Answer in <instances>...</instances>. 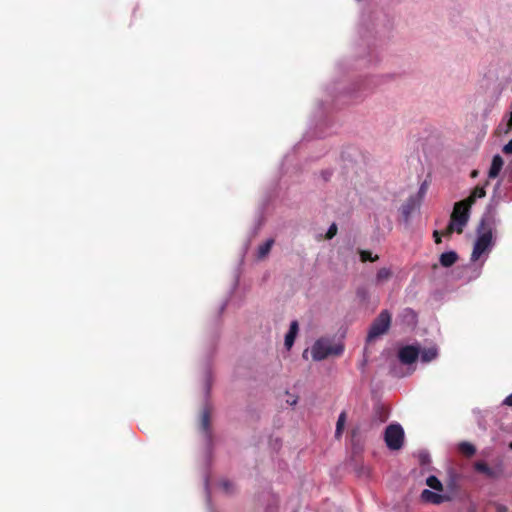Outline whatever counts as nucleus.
I'll return each mask as SVG.
<instances>
[{"mask_svg":"<svg viewBox=\"0 0 512 512\" xmlns=\"http://www.w3.org/2000/svg\"><path fill=\"white\" fill-rule=\"evenodd\" d=\"M500 222L496 209L488 206L476 228V238L470 256V263L465 267L468 281L480 277L482 268L495 246L493 234Z\"/></svg>","mask_w":512,"mask_h":512,"instance_id":"obj_1","label":"nucleus"},{"mask_svg":"<svg viewBox=\"0 0 512 512\" xmlns=\"http://www.w3.org/2000/svg\"><path fill=\"white\" fill-rule=\"evenodd\" d=\"M471 215V207L468 203L458 201L454 204L453 211L450 216L449 224L442 235L449 236L456 232L461 234L468 224Z\"/></svg>","mask_w":512,"mask_h":512,"instance_id":"obj_2","label":"nucleus"},{"mask_svg":"<svg viewBox=\"0 0 512 512\" xmlns=\"http://www.w3.org/2000/svg\"><path fill=\"white\" fill-rule=\"evenodd\" d=\"M343 346L340 344H333L329 338H320L315 341L311 347V355L313 360L321 361L330 355H340L343 353Z\"/></svg>","mask_w":512,"mask_h":512,"instance_id":"obj_3","label":"nucleus"},{"mask_svg":"<svg viewBox=\"0 0 512 512\" xmlns=\"http://www.w3.org/2000/svg\"><path fill=\"white\" fill-rule=\"evenodd\" d=\"M428 186V181H423L418 189V192L415 195H411L402 205L401 214L405 222H408L411 215L420 208L421 203L428 191Z\"/></svg>","mask_w":512,"mask_h":512,"instance_id":"obj_4","label":"nucleus"},{"mask_svg":"<svg viewBox=\"0 0 512 512\" xmlns=\"http://www.w3.org/2000/svg\"><path fill=\"white\" fill-rule=\"evenodd\" d=\"M391 324V315L387 310H383L370 326L367 341L371 342L379 336L386 333Z\"/></svg>","mask_w":512,"mask_h":512,"instance_id":"obj_5","label":"nucleus"},{"mask_svg":"<svg viewBox=\"0 0 512 512\" xmlns=\"http://www.w3.org/2000/svg\"><path fill=\"white\" fill-rule=\"evenodd\" d=\"M384 439L388 448L398 450L403 445L404 430L399 424H391L385 429Z\"/></svg>","mask_w":512,"mask_h":512,"instance_id":"obj_6","label":"nucleus"},{"mask_svg":"<svg viewBox=\"0 0 512 512\" xmlns=\"http://www.w3.org/2000/svg\"><path fill=\"white\" fill-rule=\"evenodd\" d=\"M420 497L423 502L436 505L450 501L451 499L448 494L439 493V491H432L430 489H424Z\"/></svg>","mask_w":512,"mask_h":512,"instance_id":"obj_7","label":"nucleus"},{"mask_svg":"<svg viewBox=\"0 0 512 512\" xmlns=\"http://www.w3.org/2000/svg\"><path fill=\"white\" fill-rule=\"evenodd\" d=\"M419 354V347L414 345H407L400 348L398 352V357L403 364H412L419 357Z\"/></svg>","mask_w":512,"mask_h":512,"instance_id":"obj_8","label":"nucleus"},{"mask_svg":"<svg viewBox=\"0 0 512 512\" xmlns=\"http://www.w3.org/2000/svg\"><path fill=\"white\" fill-rule=\"evenodd\" d=\"M298 331H299L298 322L296 320H293L290 323L289 330H288V332L285 335L284 345H285L287 350H290L292 348V346L294 344V341H295V338H296V336L298 334Z\"/></svg>","mask_w":512,"mask_h":512,"instance_id":"obj_9","label":"nucleus"},{"mask_svg":"<svg viewBox=\"0 0 512 512\" xmlns=\"http://www.w3.org/2000/svg\"><path fill=\"white\" fill-rule=\"evenodd\" d=\"M393 272L389 267L380 268L374 278V284L381 286L392 278Z\"/></svg>","mask_w":512,"mask_h":512,"instance_id":"obj_10","label":"nucleus"},{"mask_svg":"<svg viewBox=\"0 0 512 512\" xmlns=\"http://www.w3.org/2000/svg\"><path fill=\"white\" fill-rule=\"evenodd\" d=\"M503 164H504V161H503L502 157L498 154L494 155L492 158L489 172H488V177L490 179L496 178L499 175V173L503 167Z\"/></svg>","mask_w":512,"mask_h":512,"instance_id":"obj_11","label":"nucleus"},{"mask_svg":"<svg viewBox=\"0 0 512 512\" xmlns=\"http://www.w3.org/2000/svg\"><path fill=\"white\" fill-rule=\"evenodd\" d=\"M274 243H275V241L273 238H268L261 245H259V247L256 251V259L257 260L265 259L269 255Z\"/></svg>","mask_w":512,"mask_h":512,"instance_id":"obj_12","label":"nucleus"},{"mask_svg":"<svg viewBox=\"0 0 512 512\" xmlns=\"http://www.w3.org/2000/svg\"><path fill=\"white\" fill-rule=\"evenodd\" d=\"M458 260V254L455 251H446L439 257L441 266L448 268L454 265Z\"/></svg>","mask_w":512,"mask_h":512,"instance_id":"obj_13","label":"nucleus"},{"mask_svg":"<svg viewBox=\"0 0 512 512\" xmlns=\"http://www.w3.org/2000/svg\"><path fill=\"white\" fill-rule=\"evenodd\" d=\"M200 426L202 432L207 436V438H210V410L208 406H206L203 409L202 415H201V421Z\"/></svg>","mask_w":512,"mask_h":512,"instance_id":"obj_14","label":"nucleus"},{"mask_svg":"<svg viewBox=\"0 0 512 512\" xmlns=\"http://www.w3.org/2000/svg\"><path fill=\"white\" fill-rule=\"evenodd\" d=\"M437 355H438L437 348L432 346V347H429V348H426V349H423L422 351H420L419 357L423 363H429L432 360H434L437 357Z\"/></svg>","mask_w":512,"mask_h":512,"instance_id":"obj_15","label":"nucleus"},{"mask_svg":"<svg viewBox=\"0 0 512 512\" xmlns=\"http://www.w3.org/2000/svg\"><path fill=\"white\" fill-rule=\"evenodd\" d=\"M485 195H486V191L483 187H476L473 190V192L471 193V195L467 199L462 200V201L468 203L469 206L472 207V205L474 204L476 199L483 198V197H485Z\"/></svg>","mask_w":512,"mask_h":512,"instance_id":"obj_16","label":"nucleus"},{"mask_svg":"<svg viewBox=\"0 0 512 512\" xmlns=\"http://www.w3.org/2000/svg\"><path fill=\"white\" fill-rule=\"evenodd\" d=\"M475 469H476V471H478V472H480V473H483V474H485V475H486V476H488V477L493 478V477H495V476H496L495 471H494L492 468H490V467H489L486 463H484V462H481V461L476 462V463H475Z\"/></svg>","mask_w":512,"mask_h":512,"instance_id":"obj_17","label":"nucleus"},{"mask_svg":"<svg viewBox=\"0 0 512 512\" xmlns=\"http://www.w3.org/2000/svg\"><path fill=\"white\" fill-rule=\"evenodd\" d=\"M426 484L435 491H443V485L441 481L434 475H431L426 479Z\"/></svg>","mask_w":512,"mask_h":512,"instance_id":"obj_18","label":"nucleus"},{"mask_svg":"<svg viewBox=\"0 0 512 512\" xmlns=\"http://www.w3.org/2000/svg\"><path fill=\"white\" fill-rule=\"evenodd\" d=\"M345 422H346V413L345 412H341L339 417H338L337 423H336V430H335V437L336 438H340L341 437L342 431H343V428H344V425H345Z\"/></svg>","mask_w":512,"mask_h":512,"instance_id":"obj_19","label":"nucleus"},{"mask_svg":"<svg viewBox=\"0 0 512 512\" xmlns=\"http://www.w3.org/2000/svg\"><path fill=\"white\" fill-rule=\"evenodd\" d=\"M459 450L466 456H472L476 452L475 447L469 442H461L459 444Z\"/></svg>","mask_w":512,"mask_h":512,"instance_id":"obj_20","label":"nucleus"},{"mask_svg":"<svg viewBox=\"0 0 512 512\" xmlns=\"http://www.w3.org/2000/svg\"><path fill=\"white\" fill-rule=\"evenodd\" d=\"M360 259L363 262H366V261L374 262V261L378 260V255L373 256L371 252L366 251V250H361L360 251Z\"/></svg>","mask_w":512,"mask_h":512,"instance_id":"obj_21","label":"nucleus"},{"mask_svg":"<svg viewBox=\"0 0 512 512\" xmlns=\"http://www.w3.org/2000/svg\"><path fill=\"white\" fill-rule=\"evenodd\" d=\"M220 488L227 494L233 492V483L227 479H223L219 482Z\"/></svg>","mask_w":512,"mask_h":512,"instance_id":"obj_22","label":"nucleus"},{"mask_svg":"<svg viewBox=\"0 0 512 512\" xmlns=\"http://www.w3.org/2000/svg\"><path fill=\"white\" fill-rule=\"evenodd\" d=\"M357 296L362 300L366 301L369 298L368 290L365 287H360L357 289Z\"/></svg>","mask_w":512,"mask_h":512,"instance_id":"obj_23","label":"nucleus"},{"mask_svg":"<svg viewBox=\"0 0 512 512\" xmlns=\"http://www.w3.org/2000/svg\"><path fill=\"white\" fill-rule=\"evenodd\" d=\"M337 233V226L335 223H333L329 228H328V231H327V238L328 239H332Z\"/></svg>","mask_w":512,"mask_h":512,"instance_id":"obj_24","label":"nucleus"},{"mask_svg":"<svg viewBox=\"0 0 512 512\" xmlns=\"http://www.w3.org/2000/svg\"><path fill=\"white\" fill-rule=\"evenodd\" d=\"M502 151L505 153V154H512V139L503 146V149Z\"/></svg>","mask_w":512,"mask_h":512,"instance_id":"obj_25","label":"nucleus"},{"mask_svg":"<svg viewBox=\"0 0 512 512\" xmlns=\"http://www.w3.org/2000/svg\"><path fill=\"white\" fill-rule=\"evenodd\" d=\"M511 129H512V112L509 115L506 132H509Z\"/></svg>","mask_w":512,"mask_h":512,"instance_id":"obj_26","label":"nucleus"},{"mask_svg":"<svg viewBox=\"0 0 512 512\" xmlns=\"http://www.w3.org/2000/svg\"><path fill=\"white\" fill-rule=\"evenodd\" d=\"M503 403H504L505 405L512 406V393H511L509 396H507V397L505 398V400L503 401Z\"/></svg>","mask_w":512,"mask_h":512,"instance_id":"obj_27","label":"nucleus"},{"mask_svg":"<svg viewBox=\"0 0 512 512\" xmlns=\"http://www.w3.org/2000/svg\"><path fill=\"white\" fill-rule=\"evenodd\" d=\"M433 236H434V238H435V242H436V243H440V242H441L440 232H439V231H437V230H436V231H434Z\"/></svg>","mask_w":512,"mask_h":512,"instance_id":"obj_28","label":"nucleus"},{"mask_svg":"<svg viewBox=\"0 0 512 512\" xmlns=\"http://www.w3.org/2000/svg\"><path fill=\"white\" fill-rule=\"evenodd\" d=\"M496 512H507V508L504 505L498 504L496 506Z\"/></svg>","mask_w":512,"mask_h":512,"instance_id":"obj_29","label":"nucleus"},{"mask_svg":"<svg viewBox=\"0 0 512 512\" xmlns=\"http://www.w3.org/2000/svg\"><path fill=\"white\" fill-rule=\"evenodd\" d=\"M205 489H206L207 494H209V484H208V479H205Z\"/></svg>","mask_w":512,"mask_h":512,"instance_id":"obj_30","label":"nucleus"},{"mask_svg":"<svg viewBox=\"0 0 512 512\" xmlns=\"http://www.w3.org/2000/svg\"><path fill=\"white\" fill-rule=\"evenodd\" d=\"M510 447L512 448V443L510 444Z\"/></svg>","mask_w":512,"mask_h":512,"instance_id":"obj_31","label":"nucleus"}]
</instances>
